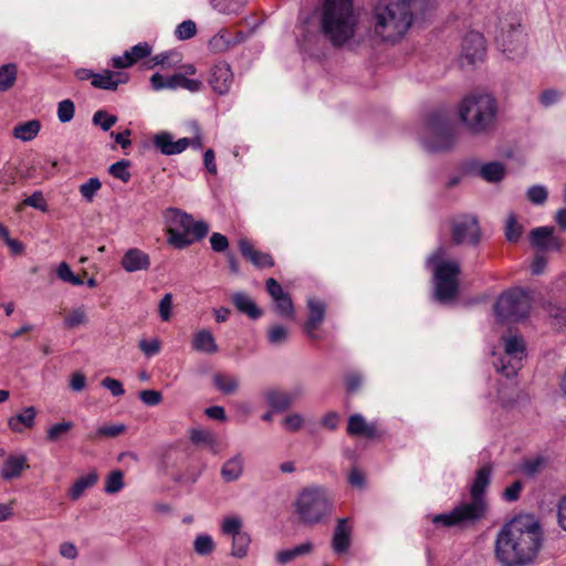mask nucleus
Segmentation results:
<instances>
[{
    "label": "nucleus",
    "mask_w": 566,
    "mask_h": 566,
    "mask_svg": "<svg viewBox=\"0 0 566 566\" xmlns=\"http://www.w3.org/2000/svg\"><path fill=\"white\" fill-rule=\"evenodd\" d=\"M543 532L533 515H520L504 524L494 541V557L502 566H526L541 551Z\"/></svg>",
    "instance_id": "1"
},
{
    "label": "nucleus",
    "mask_w": 566,
    "mask_h": 566,
    "mask_svg": "<svg viewBox=\"0 0 566 566\" xmlns=\"http://www.w3.org/2000/svg\"><path fill=\"white\" fill-rule=\"evenodd\" d=\"M492 467L480 468L469 485L470 499L455 505L450 512L430 517L436 525L444 527L473 525L482 520L488 511L485 491L491 483Z\"/></svg>",
    "instance_id": "2"
},
{
    "label": "nucleus",
    "mask_w": 566,
    "mask_h": 566,
    "mask_svg": "<svg viewBox=\"0 0 566 566\" xmlns=\"http://www.w3.org/2000/svg\"><path fill=\"white\" fill-rule=\"evenodd\" d=\"M499 113V102L490 93H470L457 105L459 122L473 136H486L493 133L497 125Z\"/></svg>",
    "instance_id": "3"
},
{
    "label": "nucleus",
    "mask_w": 566,
    "mask_h": 566,
    "mask_svg": "<svg viewBox=\"0 0 566 566\" xmlns=\"http://www.w3.org/2000/svg\"><path fill=\"white\" fill-rule=\"evenodd\" d=\"M374 32L382 41L400 40L412 22L410 3L407 0H381L375 7Z\"/></svg>",
    "instance_id": "4"
},
{
    "label": "nucleus",
    "mask_w": 566,
    "mask_h": 566,
    "mask_svg": "<svg viewBox=\"0 0 566 566\" xmlns=\"http://www.w3.org/2000/svg\"><path fill=\"white\" fill-rule=\"evenodd\" d=\"M322 30L333 45L340 46L352 39L358 23L353 0H325Z\"/></svg>",
    "instance_id": "5"
},
{
    "label": "nucleus",
    "mask_w": 566,
    "mask_h": 566,
    "mask_svg": "<svg viewBox=\"0 0 566 566\" xmlns=\"http://www.w3.org/2000/svg\"><path fill=\"white\" fill-rule=\"evenodd\" d=\"M448 256L447 249L439 247L426 261L427 269L432 273L433 296L441 304L453 302L459 292L460 264Z\"/></svg>",
    "instance_id": "6"
},
{
    "label": "nucleus",
    "mask_w": 566,
    "mask_h": 566,
    "mask_svg": "<svg viewBox=\"0 0 566 566\" xmlns=\"http://www.w3.org/2000/svg\"><path fill=\"white\" fill-rule=\"evenodd\" d=\"M168 243L176 249H184L205 238L209 227L202 221H195L185 211L170 208L165 212Z\"/></svg>",
    "instance_id": "7"
},
{
    "label": "nucleus",
    "mask_w": 566,
    "mask_h": 566,
    "mask_svg": "<svg viewBox=\"0 0 566 566\" xmlns=\"http://www.w3.org/2000/svg\"><path fill=\"white\" fill-rule=\"evenodd\" d=\"M420 139L428 151H444L455 145L457 128L444 112H432L423 124Z\"/></svg>",
    "instance_id": "8"
},
{
    "label": "nucleus",
    "mask_w": 566,
    "mask_h": 566,
    "mask_svg": "<svg viewBox=\"0 0 566 566\" xmlns=\"http://www.w3.org/2000/svg\"><path fill=\"white\" fill-rule=\"evenodd\" d=\"M294 507L301 522L313 525L331 515L333 500L326 489L313 485L297 494Z\"/></svg>",
    "instance_id": "9"
},
{
    "label": "nucleus",
    "mask_w": 566,
    "mask_h": 566,
    "mask_svg": "<svg viewBox=\"0 0 566 566\" xmlns=\"http://www.w3.org/2000/svg\"><path fill=\"white\" fill-rule=\"evenodd\" d=\"M493 366L497 373L511 378L522 367L526 357V345L522 336L506 334L501 337L500 345L492 350Z\"/></svg>",
    "instance_id": "10"
},
{
    "label": "nucleus",
    "mask_w": 566,
    "mask_h": 566,
    "mask_svg": "<svg viewBox=\"0 0 566 566\" xmlns=\"http://www.w3.org/2000/svg\"><path fill=\"white\" fill-rule=\"evenodd\" d=\"M531 305L530 292L521 287H514L499 296L494 304V314L500 321L517 322L528 315Z\"/></svg>",
    "instance_id": "11"
},
{
    "label": "nucleus",
    "mask_w": 566,
    "mask_h": 566,
    "mask_svg": "<svg viewBox=\"0 0 566 566\" xmlns=\"http://www.w3.org/2000/svg\"><path fill=\"white\" fill-rule=\"evenodd\" d=\"M451 239L458 245H476L481 240V229L474 216L455 219L451 228Z\"/></svg>",
    "instance_id": "12"
},
{
    "label": "nucleus",
    "mask_w": 566,
    "mask_h": 566,
    "mask_svg": "<svg viewBox=\"0 0 566 566\" xmlns=\"http://www.w3.org/2000/svg\"><path fill=\"white\" fill-rule=\"evenodd\" d=\"M262 395L273 410L284 411L302 398L304 388L302 386H295L287 390L270 388L264 390Z\"/></svg>",
    "instance_id": "13"
},
{
    "label": "nucleus",
    "mask_w": 566,
    "mask_h": 566,
    "mask_svg": "<svg viewBox=\"0 0 566 566\" xmlns=\"http://www.w3.org/2000/svg\"><path fill=\"white\" fill-rule=\"evenodd\" d=\"M499 48L507 55L509 59H516L522 56L525 51V36L513 25L511 30L504 32L503 30L496 36Z\"/></svg>",
    "instance_id": "14"
},
{
    "label": "nucleus",
    "mask_w": 566,
    "mask_h": 566,
    "mask_svg": "<svg viewBox=\"0 0 566 566\" xmlns=\"http://www.w3.org/2000/svg\"><path fill=\"white\" fill-rule=\"evenodd\" d=\"M208 82L217 94H228L233 83L231 66L226 62L216 63L210 70Z\"/></svg>",
    "instance_id": "15"
},
{
    "label": "nucleus",
    "mask_w": 566,
    "mask_h": 566,
    "mask_svg": "<svg viewBox=\"0 0 566 566\" xmlns=\"http://www.w3.org/2000/svg\"><path fill=\"white\" fill-rule=\"evenodd\" d=\"M485 45L484 38L480 32L468 33L462 43V57L469 64H474L481 61L484 56Z\"/></svg>",
    "instance_id": "16"
},
{
    "label": "nucleus",
    "mask_w": 566,
    "mask_h": 566,
    "mask_svg": "<svg viewBox=\"0 0 566 566\" xmlns=\"http://www.w3.org/2000/svg\"><path fill=\"white\" fill-rule=\"evenodd\" d=\"M154 146L159 149L163 155L171 156L181 154L185 151L189 145V138H180L178 140H174V137L168 132H160L156 134L153 138Z\"/></svg>",
    "instance_id": "17"
},
{
    "label": "nucleus",
    "mask_w": 566,
    "mask_h": 566,
    "mask_svg": "<svg viewBox=\"0 0 566 566\" xmlns=\"http://www.w3.org/2000/svg\"><path fill=\"white\" fill-rule=\"evenodd\" d=\"M129 81V75L125 72H117L104 70L101 73H95L92 86L99 90L116 91L122 84Z\"/></svg>",
    "instance_id": "18"
},
{
    "label": "nucleus",
    "mask_w": 566,
    "mask_h": 566,
    "mask_svg": "<svg viewBox=\"0 0 566 566\" xmlns=\"http://www.w3.org/2000/svg\"><path fill=\"white\" fill-rule=\"evenodd\" d=\"M151 53V48L147 42H140L134 45L130 50L125 51L120 56L112 57V66L115 69H126L132 66L138 60L148 56Z\"/></svg>",
    "instance_id": "19"
},
{
    "label": "nucleus",
    "mask_w": 566,
    "mask_h": 566,
    "mask_svg": "<svg viewBox=\"0 0 566 566\" xmlns=\"http://www.w3.org/2000/svg\"><path fill=\"white\" fill-rule=\"evenodd\" d=\"M308 318L304 324V331L311 338H316V329L325 317V304L316 298H308Z\"/></svg>",
    "instance_id": "20"
},
{
    "label": "nucleus",
    "mask_w": 566,
    "mask_h": 566,
    "mask_svg": "<svg viewBox=\"0 0 566 566\" xmlns=\"http://www.w3.org/2000/svg\"><path fill=\"white\" fill-rule=\"evenodd\" d=\"M120 265L126 272H137L148 270L150 266L149 255L137 249H128L120 260Z\"/></svg>",
    "instance_id": "21"
},
{
    "label": "nucleus",
    "mask_w": 566,
    "mask_h": 566,
    "mask_svg": "<svg viewBox=\"0 0 566 566\" xmlns=\"http://www.w3.org/2000/svg\"><path fill=\"white\" fill-rule=\"evenodd\" d=\"M347 433L353 437L374 439L377 437L375 422H368L360 413L352 415L347 422Z\"/></svg>",
    "instance_id": "22"
},
{
    "label": "nucleus",
    "mask_w": 566,
    "mask_h": 566,
    "mask_svg": "<svg viewBox=\"0 0 566 566\" xmlns=\"http://www.w3.org/2000/svg\"><path fill=\"white\" fill-rule=\"evenodd\" d=\"M472 171L490 184L502 181L506 175V168L500 161L478 163Z\"/></svg>",
    "instance_id": "23"
},
{
    "label": "nucleus",
    "mask_w": 566,
    "mask_h": 566,
    "mask_svg": "<svg viewBox=\"0 0 566 566\" xmlns=\"http://www.w3.org/2000/svg\"><path fill=\"white\" fill-rule=\"evenodd\" d=\"M38 411L34 407H25L19 413L8 419V427L12 432L22 433L35 424Z\"/></svg>",
    "instance_id": "24"
},
{
    "label": "nucleus",
    "mask_w": 566,
    "mask_h": 566,
    "mask_svg": "<svg viewBox=\"0 0 566 566\" xmlns=\"http://www.w3.org/2000/svg\"><path fill=\"white\" fill-rule=\"evenodd\" d=\"M28 459L24 454H10L0 468L2 479L10 481L21 476L24 470L29 468Z\"/></svg>",
    "instance_id": "25"
},
{
    "label": "nucleus",
    "mask_w": 566,
    "mask_h": 566,
    "mask_svg": "<svg viewBox=\"0 0 566 566\" xmlns=\"http://www.w3.org/2000/svg\"><path fill=\"white\" fill-rule=\"evenodd\" d=\"M239 249L242 255L258 268H271L274 261L269 253L256 251L248 239H240Z\"/></svg>",
    "instance_id": "26"
},
{
    "label": "nucleus",
    "mask_w": 566,
    "mask_h": 566,
    "mask_svg": "<svg viewBox=\"0 0 566 566\" xmlns=\"http://www.w3.org/2000/svg\"><path fill=\"white\" fill-rule=\"evenodd\" d=\"M243 470L244 457L242 453L238 452L222 464L220 475L224 482L231 483L238 481L242 476Z\"/></svg>",
    "instance_id": "27"
},
{
    "label": "nucleus",
    "mask_w": 566,
    "mask_h": 566,
    "mask_svg": "<svg viewBox=\"0 0 566 566\" xmlns=\"http://www.w3.org/2000/svg\"><path fill=\"white\" fill-rule=\"evenodd\" d=\"M352 527L347 518H339L333 535V549L337 554L346 553L350 544Z\"/></svg>",
    "instance_id": "28"
},
{
    "label": "nucleus",
    "mask_w": 566,
    "mask_h": 566,
    "mask_svg": "<svg viewBox=\"0 0 566 566\" xmlns=\"http://www.w3.org/2000/svg\"><path fill=\"white\" fill-rule=\"evenodd\" d=\"M191 347L193 350L203 354H214L218 352V345L213 334L209 329H200L193 334L191 340Z\"/></svg>",
    "instance_id": "29"
},
{
    "label": "nucleus",
    "mask_w": 566,
    "mask_h": 566,
    "mask_svg": "<svg viewBox=\"0 0 566 566\" xmlns=\"http://www.w3.org/2000/svg\"><path fill=\"white\" fill-rule=\"evenodd\" d=\"M184 88L191 93L200 92L203 88V82L200 78H188L185 74L175 73L168 76V90L175 91Z\"/></svg>",
    "instance_id": "30"
},
{
    "label": "nucleus",
    "mask_w": 566,
    "mask_h": 566,
    "mask_svg": "<svg viewBox=\"0 0 566 566\" xmlns=\"http://www.w3.org/2000/svg\"><path fill=\"white\" fill-rule=\"evenodd\" d=\"M232 303L237 310L250 318L256 319L262 315L255 302L244 292H235L232 295Z\"/></svg>",
    "instance_id": "31"
},
{
    "label": "nucleus",
    "mask_w": 566,
    "mask_h": 566,
    "mask_svg": "<svg viewBox=\"0 0 566 566\" xmlns=\"http://www.w3.org/2000/svg\"><path fill=\"white\" fill-rule=\"evenodd\" d=\"M312 551L313 544L311 542H305L293 548L277 552L275 555V560L279 565H286L297 557L308 555Z\"/></svg>",
    "instance_id": "32"
},
{
    "label": "nucleus",
    "mask_w": 566,
    "mask_h": 566,
    "mask_svg": "<svg viewBox=\"0 0 566 566\" xmlns=\"http://www.w3.org/2000/svg\"><path fill=\"white\" fill-rule=\"evenodd\" d=\"M40 129V120L31 119L17 125L12 130V135L14 136V138L20 139L22 142H30L38 136Z\"/></svg>",
    "instance_id": "33"
},
{
    "label": "nucleus",
    "mask_w": 566,
    "mask_h": 566,
    "mask_svg": "<svg viewBox=\"0 0 566 566\" xmlns=\"http://www.w3.org/2000/svg\"><path fill=\"white\" fill-rule=\"evenodd\" d=\"M98 475L96 472H90L86 475L78 478L70 488L69 496L71 500H78L84 492L92 488L97 482Z\"/></svg>",
    "instance_id": "34"
},
{
    "label": "nucleus",
    "mask_w": 566,
    "mask_h": 566,
    "mask_svg": "<svg viewBox=\"0 0 566 566\" xmlns=\"http://www.w3.org/2000/svg\"><path fill=\"white\" fill-rule=\"evenodd\" d=\"M88 323V315L86 308L82 306L70 310L63 319L65 328L73 329L80 326H84Z\"/></svg>",
    "instance_id": "35"
},
{
    "label": "nucleus",
    "mask_w": 566,
    "mask_h": 566,
    "mask_svg": "<svg viewBox=\"0 0 566 566\" xmlns=\"http://www.w3.org/2000/svg\"><path fill=\"white\" fill-rule=\"evenodd\" d=\"M242 40L241 33L232 38L227 31H220L209 41V46L213 51L222 52L240 43Z\"/></svg>",
    "instance_id": "36"
},
{
    "label": "nucleus",
    "mask_w": 566,
    "mask_h": 566,
    "mask_svg": "<svg viewBox=\"0 0 566 566\" xmlns=\"http://www.w3.org/2000/svg\"><path fill=\"white\" fill-rule=\"evenodd\" d=\"M213 384L224 395H233L238 391L239 379L234 376L217 374L213 376Z\"/></svg>",
    "instance_id": "37"
},
{
    "label": "nucleus",
    "mask_w": 566,
    "mask_h": 566,
    "mask_svg": "<svg viewBox=\"0 0 566 566\" xmlns=\"http://www.w3.org/2000/svg\"><path fill=\"white\" fill-rule=\"evenodd\" d=\"M248 0H210L214 10L222 14H238Z\"/></svg>",
    "instance_id": "38"
},
{
    "label": "nucleus",
    "mask_w": 566,
    "mask_h": 566,
    "mask_svg": "<svg viewBox=\"0 0 566 566\" xmlns=\"http://www.w3.org/2000/svg\"><path fill=\"white\" fill-rule=\"evenodd\" d=\"M216 549V543L211 535L201 533L193 539V551L199 556H209Z\"/></svg>",
    "instance_id": "39"
},
{
    "label": "nucleus",
    "mask_w": 566,
    "mask_h": 566,
    "mask_svg": "<svg viewBox=\"0 0 566 566\" xmlns=\"http://www.w3.org/2000/svg\"><path fill=\"white\" fill-rule=\"evenodd\" d=\"M553 227H538L531 231L530 240L532 245L536 248H547L548 242L553 239Z\"/></svg>",
    "instance_id": "40"
},
{
    "label": "nucleus",
    "mask_w": 566,
    "mask_h": 566,
    "mask_svg": "<svg viewBox=\"0 0 566 566\" xmlns=\"http://www.w3.org/2000/svg\"><path fill=\"white\" fill-rule=\"evenodd\" d=\"M18 69L13 63L0 66V92L10 90L17 81Z\"/></svg>",
    "instance_id": "41"
},
{
    "label": "nucleus",
    "mask_w": 566,
    "mask_h": 566,
    "mask_svg": "<svg viewBox=\"0 0 566 566\" xmlns=\"http://www.w3.org/2000/svg\"><path fill=\"white\" fill-rule=\"evenodd\" d=\"M126 426L123 423L106 424L97 428L95 432L87 434V439L94 441L98 438H115L125 432Z\"/></svg>",
    "instance_id": "42"
},
{
    "label": "nucleus",
    "mask_w": 566,
    "mask_h": 566,
    "mask_svg": "<svg viewBox=\"0 0 566 566\" xmlns=\"http://www.w3.org/2000/svg\"><path fill=\"white\" fill-rule=\"evenodd\" d=\"M523 234V226L517 221L514 213L507 216L505 222V238L509 242H517Z\"/></svg>",
    "instance_id": "43"
},
{
    "label": "nucleus",
    "mask_w": 566,
    "mask_h": 566,
    "mask_svg": "<svg viewBox=\"0 0 566 566\" xmlns=\"http://www.w3.org/2000/svg\"><path fill=\"white\" fill-rule=\"evenodd\" d=\"M251 538L248 533L242 532L238 535L232 536L231 554L234 557L242 558L248 554V548Z\"/></svg>",
    "instance_id": "44"
},
{
    "label": "nucleus",
    "mask_w": 566,
    "mask_h": 566,
    "mask_svg": "<svg viewBox=\"0 0 566 566\" xmlns=\"http://www.w3.org/2000/svg\"><path fill=\"white\" fill-rule=\"evenodd\" d=\"M242 528V518L238 515H229L226 516L221 522V533L227 536H234L243 531Z\"/></svg>",
    "instance_id": "45"
},
{
    "label": "nucleus",
    "mask_w": 566,
    "mask_h": 566,
    "mask_svg": "<svg viewBox=\"0 0 566 566\" xmlns=\"http://www.w3.org/2000/svg\"><path fill=\"white\" fill-rule=\"evenodd\" d=\"M72 421H62L54 423L46 431V439L50 442H57L60 441L72 428H73Z\"/></svg>",
    "instance_id": "46"
},
{
    "label": "nucleus",
    "mask_w": 566,
    "mask_h": 566,
    "mask_svg": "<svg viewBox=\"0 0 566 566\" xmlns=\"http://www.w3.org/2000/svg\"><path fill=\"white\" fill-rule=\"evenodd\" d=\"M154 65L175 67L181 62V55L175 51L159 53L151 57Z\"/></svg>",
    "instance_id": "47"
},
{
    "label": "nucleus",
    "mask_w": 566,
    "mask_h": 566,
    "mask_svg": "<svg viewBox=\"0 0 566 566\" xmlns=\"http://www.w3.org/2000/svg\"><path fill=\"white\" fill-rule=\"evenodd\" d=\"M526 198L535 206H543L548 198V190L543 185H534L526 190Z\"/></svg>",
    "instance_id": "48"
},
{
    "label": "nucleus",
    "mask_w": 566,
    "mask_h": 566,
    "mask_svg": "<svg viewBox=\"0 0 566 566\" xmlns=\"http://www.w3.org/2000/svg\"><path fill=\"white\" fill-rule=\"evenodd\" d=\"M190 440L196 444H203L211 449L217 443L214 434L209 430L192 429L190 432Z\"/></svg>",
    "instance_id": "49"
},
{
    "label": "nucleus",
    "mask_w": 566,
    "mask_h": 566,
    "mask_svg": "<svg viewBox=\"0 0 566 566\" xmlns=\"http://www.w3.org/2000/svg\"><path fill=\"white\" fill-rule=\"evenodd\" d=\"M124 488V474L119 470L112 471L105 482V492L115 494Z\"/></svg>",
    "instance_id": "50"
},
{
    "label": "nucleus",
    "mask_w": 566,
    "mask_h": 566,
    "mask_svg": "<svg viewBox=\"0 0 566 566\" xmlns=\"http://www.w3.org/2000/svg\"><path fill=\"white\" fill-rule=\"evenodd\" d=\"M275 312L284 318H293L294 317V307L293 302L289 294L273 301Z\"/></svg>",
    "instance_id": "51"
},
{
    "label": "nucleus",
    "mask_w": 566,
    "mask_h": 566,
    "mask_svg": "<svg viewBox=\"0 0 566 566\" xmlns=\"http://www.w3.org/2000/svg\"><path fill=\"white\" fill-rule=\"evenodd\" d=\"M56 274L59 279L64 282H67L72 285L80 286L83 284V281L80 276L75 275L70 265L66 262H61L56 269Z\"/></svg>",
    "instance_id": "52"
},
{
    "label": "nucleus",
    "mask_w": 566,
    "mask_h": 566,
    "mask_svg": "<svg viewBox=\"0 0 566 566\" xmlns=\"http://www.w3.org/2000/svg\"><path fill=\"white\" fill-rule=\"evenodd\" d=\"M102 188V182L98 178H90L86 182L80 186V193L82 197L91 202L96 192Z\"/></svg>",
    "instance_id": "53"
},
{
    "label": "nucleus",
    "mask_w": 566,
    "mask_h": 566,
    "mask_svg": "<svg viewBox=\"0 0 566 566\" xmlns=\"http://www.w3.org/2000/svg\"><path fill=\"white\" fill-rule=\"evenodd\" d=\"M75 113L74 103L71 99H63L57 104V118L65 124L73 119Z\"/></svg>",
    "instance_id": "54"
},
{
    "label": "nucleus",
    "mask_w": 566,
    "mask_h": 566,
    "mask_svg": "<svg viewBox=\"0 0 566 566\" xmlns=\"http://www.w3.org/2000/svg\"><path fill=\"white\" fill-rule=\"evenodd\" d=\"M129 163L127 160H119L109 166V174L123 182H127L130 179V172L128 170Z\"/></svg>",
    "instance_id": "55"
},
{
    "label": "nucleus",
    "mask_w": 566,
    "mask_h": 566,
    "mask_svg": "<svg viewBox=\"0 0 566 566\" xmlns=\"http://www.w3.org/2000/svg\"><path fill=\"white\" fill-rule=\"evenodd\" d=\"M289 338V331L282 325H274L268 332V339L272 345H282Z\"/></svg>",
    "instance_id": "56"
},
{
    "label": "nucleus",
    "mask_w": 566,
    "mask_h": 566,
    "mask_svg": "<svg viewBox=\"0 0 566 566\" xmlns=\"http://www.w3.org/2000/svg\"><path fill=\"white\" fill-rule=\"evenodd\" d=\"M116 122L117 117L107 114L105 111H97L93 115V124L99 126L104 132L109 130Z\"/></svg>",
    "instance_id": "57"
},
{
    "label": "nucleus",
    "mask_w": 566,
    "mask_h": 566,
    "mask_svg": "<svg viewBox=\"0 0 566 566\" xmlns=\"http://www.w3.org/2000/svg\"><path fill=\"white\" fill-rule=\"evenodd\" d=\"M22 205L32 207L42 212L48 211V203H46V200L44 199L42 191H34L31 196H29L28 198H25L23 200Z\"/></svg>",
    "instance_id": "58"
},
{
    "label": "nucleus",
    "mask_w": 566,
    "mask_h": 566,
    "mask_svg": "<svg viewBox=\"0 0 566 566\" xmlns=\"http://www.w3.org/2000/svg\"><path fill=\"white\" fill-rule=\"evenodd\" d=\"M171 310H172V294H165L159 303H158V313L159 317L164 322H168L171 318Z\"/></svg>",
    "instance_id": "59"
},
{
    "label": "nucleus",
    "mask_w": 566,
    "mask_h": 566,
    "mask_svg": "<svg viewBox=\"0 0 566 566\" xmlns=\"http://www.w3.org/2000/svg\"><path fill=\"white\" fill-rule=\"evenodd\" d=\"M196 31L197 28L195 22L191 20H186L176 28L175 34L179 40H188L196 34Z\"/></svg>",
    "instance_id": "60"
},
{
    "label": "nucleus",
    "mask_w": 566,
    "mask_h": 566,
    "mask_svg": "<svg viewBox=\"0 0 566 566\" xmlns=\"http://www.w3.org/2000/svg\"><path fill=\"white\" fill-rule=\"evenodd\" d=\"M544 463H545V460L543 457H535V458L526 459L522 464V471L526 475L533 476L544 467Z\"/></svg>",
    "instance_id": "61"
},
{
    "label": "nucleus",
    "mask_w": 566,
    "mask_h": 566,
    "mask_svg": "<svg viewBox=\"0 0 566 566\" xmlns=\"http://www.w3.org/2000/svg\"><path fill=\"white\" fill-rule=\"evenodd\" d=\"M282 423L287 431L295 432L302 428L304 419L300 413H291L283 419Z\"/></svg>",
    "instance_id": "62"
},
{
    "label": "nucleus",
    "mask_w": 566,
    "mask_h": 566,
    "mask_svg": "<svg viewBox=\"0 0 566 566\" xmlns=\"http://www.w3.org/2000/svg\"><path fill=\"white\" fill-rule=\"evenodd\" d=\"M101 385L109 390L114 397H119L125 394L123 384L117 379L106 377L102 380Z\"/></svg>",
    "instance_id": "63"
},
{
    "label": "nucleus",
    "mask_w": 566,
    "mask_h": 566,
    "mask_svg": "<svg viewBox=\"0 0 566 566\" xmlns=\"http://www.w3.org/2000/svg\"><path fill=\"white\" fill-rule=\"evenodd\" d=\"M139 348L146 356H154L160 350V343L158 339H142L139 342Z\"/></svg>",
    "instance_id": "64"
}]
</instances>
